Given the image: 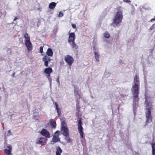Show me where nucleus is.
Returning a JSON list of instances; mask_svg holds the SVG:
<instances>
[{
	"label": "nucleus",
	"mask_w": 155,
	"mask_h": 155,
	"mask_svg": "<svg viewBox=\"0 0 155 155\" xmlns=\"http://www.w3.org/2000/svg\"><path fill=\"white\" fill-rule=\"evenodd\" d=\"M145 117L146 120L144 125V127L147 126L149 123L152 121V116L151 115V110L153 109V105L152 102L148 101L146 97H145Z\"/></svg>",
	"instance_id": "f257e3e1"
},
{
	"label": "nucleus",
	"mask_w": 155,
	"mask_h": 155,
	"mask_svg": "<svg viewBox=\"0 0 155 155\" xmlns=\"http://www.w3.org/2000/svg\"><path fill=\"white\" fill-rule=\"evenodd\" d=\"M140 85L137 84H133L131 89L133 93V101L134 102H138L139 99L138 98L139 91Z\"/></svg>",
	"instance_id": "f03ea898"
},
{
	"label": "nucleus",
	"mask_w": 155,
	"mask_h": 155,
	"mask_svg": "<svg viewBox=\"0 0 155 155\" xmlns=\"http://www.w3.org/2000/svg\"><path fill=\"white\" fill-rule=\"evenodd\" d=\"M123 18V15L122 11H117L114 16L113 23L118 24L121 22Z\"/></svg>",
	"instance_id": "7ed1b4c3"
},
{
	"label": "nucleus",
	"mask_w": 155,
	"mask_h": 155,
	"mask_svg": "<svg viewBox=\"0 0 155 155\" xmlns=\"http://www.w3.org/2000/svg\"><path fill=\"white\" fill-rule=\"evenodd\" d=\"M78 121V130L80 134V138H84L83 132L84 128L82 126V122L81 121V118H80Z\"/></svg>",
	"instance_id": "20e7f679"
},
{
	"label": "nucleus",
	"mask_w": 155,
	"mask_h": 155,
	"mask_svg": "<svg viewBox=\"0 0 155 155\" xmlns=\"http://www.w3.org/2000/svg\"><path fill=\"white\" fill-rule=\"evenodd\" d=\"M60 133V132L59 130H57L54 133V135L52 139V141L51 142L52 144L60 141V138H59Z\"/></svg>",
	"instance_id": "39448f33"
},
{
	"label": "nucleus",
	"mask_w": 155,
	"mask_h": 155,
	"mask_svg": "<svg viewBox=\"0 0 155 155\" xmlns=\"http://www.w3.org/2000/svg\"><path fill=\"white\" fill-rule=\"evenodd\" d=\"M64 60L67 64L71 66L74 62V59L71 56L68 54L65 57Z\"/></svg>",
	"instance_id": "423d86ee"
},
{
	"label": "nucleus",
	"mask_w": 155,
	"mask_h": 155,
	"mask_svg": "<svg viewBox=\"0 0 155 155\" xmlns=\"http://www.w3.org/2000/svg\"><path fill=\"white\" fill-rule=\"evenodd\" d=\"M47 140V138L44 137L38 138L36 142V144H41L42 146H43L46 144Z\"/></svg>",
	"instance_id": "0eeeda50"
},
{
	"label": "nucleus",
	"mask_w": 155,
	"mask_h": 155,
	"mask_svg": "<svg viewBox=\"0 0 155 155\" xmlns=\"http://www.w3.org/2000/svg\"><path fill=\"white\" fill-rule=\"evenodd\" d=\"M40 134L47 139L51 137L49 132L45 129H42L40 132Z\"/></svg>",
	"instance_id": "6e6552de"
},
{
	"label": "nucleus",
	"mask_w": 155,
	"mask_h": 155,
	"mask_svg": "<svg viewBox=\"0 0 155 155\" xmlns=\"http://www.w3.org/2000/svg\"><path fill=\"white\" fill-rule=\"evenodd\" d=\"M51 60L50 58L46 55H45L42 58V61L44 62V65L47 67L48 66V62Z\"/></svg>",
	"instance_id": "1a4fd4ad"
},
{
	"label": "nucleus",
	"mask_w": 155,
	"mask_h": 155,
	"mask_svg": "<svg viewBox=\"0 0 155 155\" xmlns=\"http://www.w3.org/2000/svg\"><path fill=\"white\" fill-rule=\"evenodd\" d=\"M61 134L64 136L69 135V130L67 127H62L61 129Z\"/></svg>",
	"instance_id": "9d476101"
},
{
	"label": "nucleus",
	"mask_w": 155,
	"mask_h": 155,
	"mask_svg": "<svg viewBox=\"0 0 155 155\" xmlns=\"http://www.w3.org/2000/svg\"><path fill=\"white\" fill-rule=\"evenodd\" d=\"M7 147L8 148V149L6 148L4 149L5 153L6 155H12V146L11 145H9L7 146Z\"/></svg>",
	"instance_id": "9b49d317"
},
{
	"label": "nucleus",
	"mask_w": 155,
	"mask_h": 155,
	"mask_svg": "<svg viewBox=\"0 0 155 155\" xmlns=\"http://www.w3.org/2000/svg\"><path fill=\"white\" fill-rule=\"evenodd\" d=\"M69 36L68 40V42L69 43H71V42L74 41L75 38V35L74 33H70Z\"/></svg>",
	"instance_id": "f8f14e48"
},
{
	"label": "nucleus",
	"mask_w": 155,
	"mask_h": 155,
	"mask_svg": "<svg viewBox=\"0 0 155 155\" xmlns=\"http://www.w3.org/2000/svg\"><path fill=\"white\" fill-rule=\"evenodd\" d=\"M26 46L27 50L28 51H31L33 49L31 41L25 43Z\"/></svg>",
	"instance_id": "ddd939ff"
},
{
	"label": "nucleus",
	"mask_w": 155,
	"mask_h": 155,
	"mask_svg": "<svg viewBox=\"0 0 155 155\" xmlns=\"http://www.w3.org/2000/svg\"><path fill=\"white\" fill-rule=\"evenodd\" d=\"M133 84H137L140 85V80L139 76L138 74H136L134 78Z\"/></svg>",
	"instance_id": "4468645a"
},
{
	"label": "nucleus",
	"mask_w": 155,
	"mask_h": 155,
	"mask_svg": "<svg viewBox=\"0 0 155 155\" xmlns=\"http://www.w3.org/2000/svg\"><path fill=\"white\" fill-rule=\"evenodd\" d=\"M49 125L52 128H55L56 127V124L55 121L53 119H51L49 121Z\"/></svg>",
	"instance_id": "2eb2a0df"
},
{
	"label": "nucleus",
	"mask_w": 155,
	"mask_h": 155,
	"mask_svg": "<svg viewBox=\"0 0 155 155\" xmlns=\"http://www.w3.org/2000/svg\"><path fill=\"white\" fill-rule=\"evenodd\" d=\"M53 71L52 68L51 67H49L45 68L44 72L46 74H50Z\"/></svg>",
	"instance_id": "dca6fc26"
},
{
	"label": "nucleus",
	"mask_w": 155,
	"mask_h": 155,
	"mask_svg": "<svg viewBox=\"0 0 155 155\" xmlns=\"http://www.w3.org/2000/svg\"><path fill=\"white\" fill-rule=\"evenodd\" d=\"M46 54L48 56H52L53 55V52L52 49L50 48H48L46 52Z\"/></svg>",
	"instance_id": "f3484780"
},
{
	"label": "nucleus",
	"mask_w": 155,
	"mask_h": 155,
	"mask_svg": "<svg viewBox=\"0 0 155 155\" xmlns=\"http://www.w3.org/2000/svg\"><path fill=\"white\" fill-rule=\"evenodd\" d=\"M24 37L25 39V43L30 42V37L28 35V33H25V35Z\"/></svg>",
	"instance_id": "a211bd4d"
},
{
	"label": "nucleus",
	"mask_w": 155,
	"mask_h": 155,
	"mask_svg": "<svg viewBox=\"0 0 155 155\" xmlns=\"http://www.w3.org/2000/svg\"><path fill=\"white\" fill-rule=\"evenodd\" d=\"M69 44L72 48H74L76 50L78 49V46L76 45L74 41L72 42L71 43Z\"/></svg>",
	"instance_id": "6ab92c4d"
},
{
	"label": "nucleus",
	"mask_w": 155,
	"mask_h": 155,
	"mask_svg": "<svg viewBox=\"0 0 155 155\" xmlns=\"http://www.w3.org/2000/svg\"><path fill=\"white\" fill-rule=\"evenodd\" d=\"M56 3L54 2H52L50 3L49 5V8L50 9H54L56 6Z\"/></svg>",
	"instance_id": "aec40b11"
},
{
	"label": "nucleus",
	"mask_w": 155,
	"mask_h": 155,
	"mask_svg": "<svg viewBox=\"0 0 155 155\" xmlns=\"http://www.w3.org/2000/svg\"><path fill=\"white\" fill-rule=\"evenodd\" d=\"M62 152V150L59 146L57 148L56 152V155H61V153Z\"/></svg>",
	"instance_id": "412c9836"
},
{
	"label": "nucleus",
	"mask_w": 155,
	"mask_h": 155,
	"mask_svg": "<svg viewBox=\"0 0 155 155\" xmlns=\"http://www.w3.org/2000/svg\"><path fill=\"white\" fill-rule=\"evenodd\" d=\"M94 55H95V58L96 59V60L97 61H99V57H100V55H99L98 53L96 51H95L94 52Z\"/></svg>",
	"instance_id": "4be33fe9"
},
{
	"label": "nucleus",
	"mask_w": 155,
	"mask_h": 155,
	"mask_svg": "<svg viewBox=\"0 0 155 155\" xmlns=\"http://www.w3.org/2000/svg\"><path fill=\"white\" fill-rule=\"evenodd\" d=\"M152 148V155H155V143L151 144Z\"/></svg>",
	"instance_id": "5701e85b"
},
{
	"label": "nucleus",
	"mask_w": 155,
	"mask_h": 155,
	"mask_svg": "<svg viewBox=\"0 0 155 155\" xmlns=\"http://www.w3.org/2000/svg\"><path fill=\"white\" fill-rule=\"evenodd\" d=\"M74 94L75 96L76 95H78L79 96V98H81V95L79 94L78 91L76 90V89H74Z\"/></svg>",
	"instance_id": "b1692460"
},
{
	"label": "nucleus",
	"mask_w": 155,
	"mask_h": 155,
	"mask_svg": "<svg viewBox=\"0 0 155 155\" xmlns=\"http://www.w3.org/2000/svg\"><path fill=\"white\" fill-rule=\"evenodd\" d=\"M104 36L106 38H109L110 37V34L107 31H106L104 34Z\"/></svg>",
	"instance_id": "393cba45"
},
{
	"label": "nucleus",
	"mask_w": 155,
	"mask_h": 155,
	"mask_svg": "<svg viewBox=\"0 0 155 155\" xmlns=\"http://www.w3.org/2000/svg\"><path fill=\"white\" fill-rule=\"evenodd\" d=\"M65 139L67 140V142L68 143H71L72 142V140L69 137V136H65Z\"/></svg>",
	"instance_id": "a878e982"
},
{
	"label": "nucleus",
	"mask_w": 155,
	"mask_h": 155,
	"mask_svg": "<svg viewBox=\"0 0 155 155\" xmlns=\"http://www.w3.org/2000/svg\"><path fill=\"white\" fill-rule=\"evenodd\" d=\"M67 127L66 123L65 121L63 120L61 123V128L62 127Z\"/></svg>",
	"instance_id": "bb28decb"
},
{
	"label": "nucleus",
	"mask_w": 155,
	"mask_h": 155,
	"mask_svg": "<svg viewBox=\"0 0 155 155\" xmlns=\"http://www.w3.org/2000/svg\"><path fill=\"white\" fill-rule=\"evenodd\" d=\"M80 108H81V107H80V105H79V103H77V104L76 106V108L77 110V111H78V112H80Z\"/></svg>",
	"instance_id": "cd10ccee"
},
{
	"label": "nucleus",
	"mask_w": 155,
	"mask_h": 155,
	"mask_svg": "<svg viewBox=\"0 0 155 155\" xmlns=\"http://www.w3.org/2000/svg\"><path fill=\"white\" fill-rule=\"evenodd\" d=\"M57 110V113L58 114V116L59 117L60 115L61 114V112L60 108H59L58 109H56Z\"/></svg>",
	"instance_id": "c85d7f7f"
},
{
	"label": "nucleus",
	"mask_w": 155,
	"mask_h": 155,
	"mask_svg": "<svg viewBox=\"0 0 155 155\" xmlns=\"http://www.w3.org/2000/svg\"><path fill=\"white\" fill-rule=\"evenodd\" d=\"M58 16L59 17H62L63 16V13L62 12H59Z\"/></svg>",
	"instance_id": "c756f323"
},
{
	"label": "nucleus",
	"mask_w": 155,
	"mask_h": 155,
	"mask_svg": "<svg viewBox=\"0 0 155 155\" xmlns=\"http://www.w3.org/2000/svg\"><path fill=\"white\" fill-rule=\"evenodd\" d=\"M39 51L41 53H43V48L42 46H41L39 48Z\"/></svg>",
	"instance_id": "7c9ffc66"
},
{
	"label": "nucleus",
	"mask_w": 155,
	"mask_h": 155,
	"mask_svg": "<svg viewBox=\"0 0 155 155\" xmlns=\"http://www.w3.org/2000/svg\"><path fill=\"white\" fill-rule=\"evenodd\" d=\"M48 79L49 81V82L50 83V84L51 85V82H52V79L51 78V77L48 78Z\"/></svg>",
	"instance_id": "2f4dec72"
},
{
	"label": "nucleus",
	"mask_w": 155,
	"mask_h": 155,
	"mask_svg": "<svg viewBox=\"0 0 155 155\" xmlns=\"http://www.w3.org/2000/svg\"><path fill=\"white\" fill-rule=\"evenodd\" d=\"M59 78H60L59 76H58L56 81H57V82L59 84H60V81H59Z\"/></svg>",
	"instance_id": "473e14b6"
},
{
	"label": "nucleus",
	"mask_w": 155,
	"mask_h": 155,
	"mask_svg": "<svg viewBox=\"0 0 155 155\" xmlns=\"http://www.w3.org/2000/svg\"><path fill=\"white\" fill-rule=\"evenodd\" d=\"M55 105L56 106V109H58L59 107H58V105L56 102H55Z\"/></svg>",
	"instance_id": "72a5a7b5"
},
{
	"label": "nucleus",
	"mask_w": 155,
	"mask_h": 155,
	"mask_svg": "<svg viewBox=\"0 0 155 155\" xmlns=\"http://www.w3.org/2000/svg\"><path fill=\"white\" fill-rule=\"evenodd\" d=\"M123 1L124 2L127 3H129L131 2V1L130 0H123Z\"/></svg>",
	"instance_id": "f704fd0d"
},
{
	"label": "nucleus",
	"mask_w": 155,
	"mask_h": 155,
	"mask_svg": "<svg viewBox=\"0 0 155 155\" xmlns=\"http://www.w3.org/2000/svg\"><path fill=\"white\" fill-rule=\"evenodd\" d=\"M72 26L73 28H76V25L74 24H72Z\"/></svg>",
	"instance_id": "c9c22d12"
},
{
	"label": "nucleus",
	"mask_w": 155,
	"mask_h": 155,
	"mask_svg": "<svg viewBox=\"0 0 155 155\" xmlns=\"http://www.w3.org/2000/svg\"><path fill=\"white\" fill-rule=\"evenodd\" d=\"M8 134H9V135H8V136L11 135H12V133L11 131V130H8Z\"/></svg>",
	"instance_id": "e433bc0d"
},
{
	"label": "nucleus",
	"mask_w": 155,
	"mask_h": 155,
	"mask_svg": "<svg viewBox=\"0 0 155 155\" xmlns=\"http://www.w3.org/2000/svg\"><path fill=\"white\" fill-rule=\"evenodd\" d=\"M47 74V78H50V76H51L50 74Z\"/></svg>",
	"instance_id": "4c0bfd02"
},
{
	"label": "nucleus",
	"mask_w": 155,
	"mask_h": 155,
	"mask_svg": "<svg viewBox=\"0 0 155 155\" xmlns=\"http://www.w3.org/2000/svg\"><path fill=\"white\" fill-rule=\"evenodd\" d=\"M41 8L40 7L38 8H37L38 10L39 11H41Z\"/></svg>",
	"instance_id": "58836bf2"
},
{
	"label": "nucleus",
	"mask_w": 155,
	"mask_h": 155,
	"mask_svg": "<svg viewBox=\"0 0 155 155\" xmlns=\"http://www.w3.org/2000/svg\"><path fill=\"white\" fill-rule=\"evenodd\" d=\"M18 17H15V18H14V20H13V21H15V20L18 19Z\"/></svg>",
	"instance_id": "ea45409f"
},
{
	"label": "nucleus",
	"mask_w": 155,
	"mask_h": 155,
	"mask_svg": "<svg viewBox=\"0 0 155 155\" xmlns=\"http://www.w3.org/2000/svg\"><path fill=\"white\" fill-rule=\"evenodd\" d=\"M155 21V18H152L150 20V21Z\"/></svg>",
	"instance_id": "a19ab883"
},
{
	"label": "nucleus",
	"mask_w": 155,
	"mask_h": 155,
	"mask_svg": "<svg viewBox=\"0 0 155 155\" xmlns=\"http://www.w3.org/2000/svg\"><path fill=\"white\" fill-rule=\"evenodd\" d=\"M15 74V72H14V73H13V74H12V76H14Z\"/></svg>",
	"instance_id": "79ce46f5"
}]
</instances>
